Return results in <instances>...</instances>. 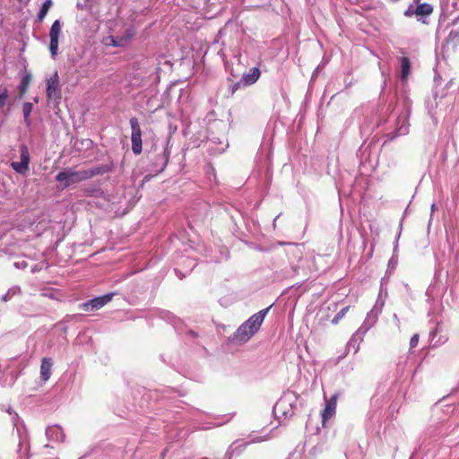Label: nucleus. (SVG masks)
I'll return each mask as SVG.
<instances>
[{
  "label": "nucleus",
  "mask_w": 459,
  "mask_h": 459,
  "mask_svg": "<svg viewBox=\"0 0 459 459\" xmlns=\"http://www.w3.org/2000/svg\"><path fill=\"white\" fill-rule=\"evenodd\" d=\"M62 25L59 20H56L49 30V51L51 54V56L55 58L57 56L58 53V45H59V37L61 34Z\"/></svg>",
  "instance_id": "obj_3"
},
{
  "label": "nucleus",
  "mask_w": 459,
  "mask_h": 459,
  "mask_svg": "<svg viewBox=\"0 0 459 459\" xmlns=\"http://www.w3.org/2000/svg\"><path fill=\"white\" fill-rule=\"evenodd\" d=\"M21 161H13L11 163L12 169L19 174L24 175L29 170V164L30 156L26 145H22L20 148Z\"/></svg>",
  "instance_id": "obj_6"
},
{
  "label": "nucleus",
  "mask_w": 459,
  "mask_h": 459,
  "mask_svg": "<svg viewBox=\"0 0 459 459\" xmlns=\"http://www.w3.org/2000/svg\"><path fill=\"white\" fill-rule=\"evenodd\" d=\"M433 6L429 4L423 3L417 5L414 9L413 13L416 16L426 17L430 15L433 13Z\"/></svg>",
  "instance_id": "obj_14"
},
{
  "label": "nucleus",
  "mask_w": 459,
  "mask_h": 459,
  "mask_svg": "<svg viewBox=\"0 0 459 459\" xmlns=\"http://www.w3.org/2000/svg\"><path fill=\"white\" fill-rule=\"evenodd\" d=\"M110 170L111 168L108 165L97 166L83 170H75L73 168H69L60 171L56 176V180L63 185V188H67L72 185L91 179L99 175H103Z\"/></svg>",
  "instance_id": "obj_1"
},
{
  "label": "nucleus",
  "mask_w": 459,
  "mask_h": 459,
  "mask_svg": "<svg viewBox=\"0 0 459 459\" xmlns=\"http://www.w3.org/2000/svg\"><path fill=\"white\" fill-rule=\"evenodd\" d=\"M169 152L167 151H164L162 153L163 164H162L160 170H163L165 169V167L167 166V164L169 162Z\"/></svg>",
  "instance_id": "obj_25"
},
{
  "label": "nucleus",
  "mask_w": 459,
  "mask_h": 459,
  "mask_svg": "<svg viewBox=\"0 0 459 459\" xmlns=\"http://www.w3.org/2000/svg\"><path fill=\"white\" fill-rule=\"evenodd\" d=\"M419 339H420V337H419L418 333H415V334H413L411 336V338L410 340V347H411V349L415 348L418 345Z\"/></svg>",
  "instance_id": "obj_24"
},
{
  "label": "nucleus",
  "mask_w": 459,
  "mask_h": 459,
  "mask_svg": "<svg viewBox=\"0 0 459 459\" xmlns=\"http://www.w3.org/2000/svg\"><path fill=\"white\" fill-rule=\"evenodd\" d=\"M414 9L412 8V6H409L407 10L404 11L403 14L404 16L406 17H411L412 15H415V13H413Z\"/></svg>",
  "instance_id": "obj_27"
},
{
  "label": "nucleus",
  "mask_w": 459,
  "mask_h": 459,
  "mask_svg": "<svg viewBox=\"0 0 459 459\" xmlns=\"http://www.w3.org/2000/svg\"><path fill=\"white\" fill-rule=\"evenodd\" d=\"M135 30L134 27H128L126 29L125 32L119 36L121 40L125 41V47L130 42V40L134 37Z\"/></svg>",
  "instance_id": "obj_18"
},
{
  "label": "nucleus",
  "mask_w": 459,
  "mask_h": 459,
  "mask_svg": "<svg viewBox=\"0 0 459 459\" xmlns=\"http://www.w3.org/2000/svg\"><path fill=\"white\" fill-rule=\"evenodd\" d=\"M350 306H347L345 307H343L342 309L340 310L341 313H342V315L345 316V315L347 314V312L350 310Z\"/></svg>",
  "instance_id": "obj_29"
},
{
  "label": "nucleus",
  "mask_w": 459,
  "mask_h": 459,
  "mask_svg": "<svg viewBox=\"0 0 459 459\" xmlns=\"http://www.w3.org/2000/svg\"><path fill=\"white\" fill-rule=\"evenodd\" d=\"M253 334H251V331L247 330V325H241L237 331L234 333V334L231 337L232 342H247Z\"/></svg>",
  "instance_id": "obj_10"
},
{
  "label": "nucleus",
  "mask_w": 459,
  "mask_h": 459,
  "mask_svg": "<svg viewBox=\"0 0 459 459\" xmlns=\"http://www.w3.org/2000/svg\"><path fill=\"white\" fill-rule=\"evenodd\" d=\"M343 317L344 316L342 315V313L339 311L332 319V324L337 325Z\"/></svg>",
  "instance_id": "obj_26"
},
{
  "label": "nucleus",
  "mask_w": 459,
  "mask_h": 459,
  "mask_svg": "<svg viewBox=\"0 0 459 459\" xmlns=\"http://www.w3.org/2000/svg\"><path fill=\"white\" fill-rule=\"evenodd\" d=\"M103 44L108 47L123 48L125 47V41L121 40L120 37L117 36H108L103 39Z\"/></svg>",
  "instance_id": "obj_15"
},
{
  "label": "nucleus",
  "mask_w": 459,
  "mask_h": 459,
  "mask_svg": "<svg viewBox=\"0 0 459 459\" xmlns=\"http://www.w3.org/2000/svg\"><path fill=\"white\" fill-rule=\"evenodd\" d=\"M228 82L230 83L229 87V96H233L234 93L240 88V84L243 83L241 81L233 82V81L230 79H228Z\"/></svg>",
  "instance_id": "obj_22"
},
{
  "label": "nucleus",
  "mask_w": 459,
  "mask_h": 459,
  "mask_svg": "<svg viewBox=\"0 0 459 459\" xmlns=\"http://www.w3.org/2000/svg\"><path fill=\"white\" fill-rule=\"evenodd\" d=\"M293 394H295V396L298 398L299 397V394L295 392H293Z\"/></svg>",
  "instance_id": "obj_34"
},
{
  "label": "nucleus",
  "mask_w": 459,
  "mask_h": 459,
  "mask_svg": "<svg viewBox=\"0 0 459 459\" xmlns=\"http://www.w3.org/2000/svg\"><path fill=\"white\" fill-rule=\"evenodd\" d=\"M261 76V72L257 67H253L248 73L244 74L241 82L245 85H252L258 81Z\"/></svg>",
  "instance_id": "obj_12"
},
{
  "label": "nucleus",
  "mask_w": 459,
  "mask_h": 459,
  "mask_svg": "<svg viewBox=\"0 0 459 459\" xmlns=\"http://www.w3.org/2000/svg\"><path fill=\"white\" fill-rule=\"evenodd\" d=\"M270 307L260 310L258 313L250 316L243 325H247V330L251 331V334H255L260 328L264 322V316L267 314Z\"/></svg>",
  "instance_id": "obj_7"
},
{
  "label": "nucleus",
  "mask_w": 459,
  "mask_h": 459,
  "mask_svg": "<svg viewBox=\"0 0 459 459\" xmlns=\"http://www.w3.org/2000/svg\"><path fill=\"white\" fill-rule=\"evenodd\" d=\"M112 294H106L104 296L97 297L85 303H82L80 307L84 311L98 310L104 307L112 299Z\"/></svg>",
  "instance_id": "obj_8"
},
{
  "label": "nucleus",
  "mask_w": 459,
  "mask_h": 459,
  "mask_svg": "<svg viewBox=\"0 0 459 459\" xmlns=\"http://www.w3.org/2000/svg\"><path fill=\"white\" fill-rule=\"evenodd\" d=\"M41 296L47 297L51 299H59L60 293L57 290L55 289H44L41 290Z\"/></svg>",
  "instance_id": "obj_19"
},
{
  "label": "nucleus",
  "mask_w": 459,
  "mask_h": 459,
  "mask_svg": "<svg viewBox=\"0 0 459 459\" xmlns=\"http://www.w3.org/2000/svg\"><path fill=\"white\" fill-rule=\"evenodd\" d=\"M338 394H333L329 400H326L325 409L322 411V423L325 426V422L335 414L337 406Z\"/></svg>",
  "instance_id": "obj_9"
},
{
  "label": "nucleus",
  "mask_w": 459,
  "mask_h": 459,
  "mask_svg": "<svg viewBox=\"0 0 459 459\" xmlns=\"http://www.w3.org/2000/svg\"><path fill=\"white\" fill-rule=\"evenodd\" d=\"M8 98V91L4 87H0V107L3 108L5 105V101Z\"/></svg>",
  "instance_id": "obj_23"
},
{
  "label": "nucleus",
  "mask_w": 459,
  "mask_h": 459,
  "mask_svg": "<svg viewBox=\"0 0 459 459\" xmlns=\"http://www.w3.org/2000/svg\"><path fill=\"white\" fill-rule=\"evenodd\" d=\"M6 411H7L10 415H12L11 408H10V407H8V408L6 409Z\"/></svg>",
  "instance_id": "obj_31"
},
{
  "label": "nucleus",
  "mask_w": 459,
  "mask_h": 459,
  "mask_svg": "<svg viewBox=\"0 0 459 459\" xmlns=\"http://www.w3.org/2000/svg\"><path fill=\"white\" fill-rule=\"evenodd\" d=\"M61 89L59 85V75L56 71L50 77L47 79V98L48 100H60Z\"/></svg>",
  "instance_id": "obj_5"
},
{
  "label": "nucleus",
  "mask_w": 459,
  "mask_h": 459,
  "mask_svg": "<svg viewBox=\"0 0 459 459\" xmlns=\"http://www.w3.org/2000/svg\"><path fill=\"white\" fill-rule=\"evenodd\" d=\"M413 2L417 4H420V0H413Z\"/></svg>",
  "instance_id": "obj_32"
},
{
  "label": "nucleus",
  "mask_w": 459,
  "mask_h": 459,
  "mask_svg": "<svg viewBox=\"0 0 459 459\" xmlns=\"http://www.w3.org/2000/svg\"><path fill=\"white\" fill-rule=\"evenodd\" d=\"M459 49V30H452L446 38L442 46L444 54L450 56Z\"/></svg>",
  "instance_id": "obj_4"
},
{
  "label": "nucleus",
  "mask_w": 459,
  "mask_h": 459,
  "mask_svg": "<svg viewBox=\"0 0 459 459\" xmlns=\"http://www.w3.org/2000/svg\"><path fill=\"white\" fill-rule=\"evenodd\" d=\"M129 122L132 129V151L134 154L139 155L142 153L143 151L142 130L140 127V124L136 117H131Z\"/></svg>",
  "instance_id": "obj_2"
},
{
  "label": "nucleus",
  "mask_w": 459,
  "mask_h": 459,
  "mask_svg": "<svg viewBox=\"0 0 459 459\" xmlns=\"http://www.w3.org/2000/svg\"><path fill=\"white\" fill-rule=\"evenodd\" d=\"M280 406H281V402L278 403L276 405V407H280Z\"/></svg>",
  "instance_id": "obj_33"
},
{
  "label": "nucleus",
  "mask_w": 459,
  "mask_h": 459,
  "mask_svg": "<svg viewBox=\"0 0 459 459\" xmlns=\"http://www.w3.org/2000/svg\"><path fill=\"white\" fill-rule=\"evenodd\" d=\"M33 106L30 102H25L23 104L22 112L24 117V121L27 125L30 124V115L32 111Z\"/></svg>",
  "instance_id": "obj_21"
},
{
  "label": "nucleus",
  "mask_w": 459,
  "mask_h": 459,
  "mask_svg": "<svg viewBox=\"0 0 459 459\" xmlns=\"http://www.w3.org/2000/svg\"><path fill=\"white\" fill-rule=\"evenodd\" d=\"M98 190L97 189H90V188H86L85 189V192L90 195H94V192H97Z\"/></svg>",
  "instance_id": "obj_28"
},
{
  "label": "nucleus",
  "mask_w": 459,
  "mask_h": 459,
  "mask_svg": "<svg viewBox=\"0 0 459 459\" xmlns=\"http://www.w3.org/2000/svg\"><path fill=\"white\" fill-rule=\"evenodd\" d=\"M402 80L406 81L411 73V62L407 56L401 58Z\"/></svg>",
  "instance_id": "obj_16"
},
{
  "label": "nucleus",
  "mask_w": 459,
  "mask_h": 459,
  "mask_svg": "<svg viewBox=\"0 0 459 459\" xmlns=\"http://www.w3.org/2000/svg\"><path fill=\"white\" fill-rule=\"evenodd\" d=\"M31 74L30 73L26 74L21 82V84L19 86V95L21 98H22L25 93L27 92L28 87L31 82Z\"/></svg>",
  "instance_id": "obj_17"
},
{
  "label": "nucleus",
  "mask_w": 459,
  "mask_h": 459,
  "mask_svg": "<svg viewBox=\"0 0 459 459\" xmlns=\"http://www.w3.org/2000/svg\"><path fill=\"white\" fill-rule=\"evenodd\" d=\"M16 418H17V414L14 413V415L13 416V421L14 422L16 420Z\"/></svg>",
  "instance_id": "obj_30"
},
{
  "label": "nucleus",
  "mask_w": 459,
  "mask_h": 459,
  "mask_svg": "<svg viewBox=\"0 0 459 459\" xmlns=\"http://www.w3.org/2000/svg\"><path fill=\"white\" fill-rule=\"evenodd\" d=\"M46 435L48 437V438L56 442H64L65 438L63 429L58 425L48 427L46 429Z\"/></svg>",
  "instance_id": "obj_11"
},
{
  "label": "nucleus",
  "mask_w": 459,
  "mask_h": 459,
  "mask_svg": "<svg viewBox=\"0 0 459 459\" xmlns=\"http://www.w3.org/2000/svg\"><path fill=\"white\" fill-rule=\"evenodd\" d=\"M53 366L52 359L50 358H44L41 360L40 365V378L43 381H48L51 376V368Z\"/></svg>",
  "instance_id": "obj_13"
},
{
  "label": "nucleus",
  "mask_w": 459,
  "mask_h": 459,
  "mask_svg": "<svg viewBox=\"0 0 459 459\" xmlns=\"http://www.w3.org/2000/svg\"><path fill=\"white\" fill-rule=\"evenodd\" d=\"M52 6V1L51 0H46L43 4L41 5V8L39 12L38 18L39 21H42L45 16L47 15L48 10Z\"/></svg>",
  "instance_id": "obj_20"
}]
</instances>
